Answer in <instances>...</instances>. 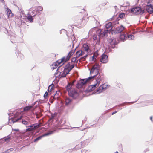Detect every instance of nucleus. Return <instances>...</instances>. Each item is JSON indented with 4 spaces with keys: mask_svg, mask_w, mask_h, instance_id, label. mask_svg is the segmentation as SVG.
<instances>
[{
    "mask_svg": "<svg viewBox=\"0 0 153 153\" xmlns=\"http://www.w3.org/2000/svg\"><path fill=\"white\" fill-rule=\"evenodd\" d=\"M94 90L93 87L91 85L89 86L87 89V91L89 92L91 91Z\"/></svg>",
    "mask_w": 153,
    "mask_h": 153,
    "instance_id": "obj_32",
    "label": "nucleus"
},
{
    "mask_svg": "<svg viewBox=\"0 0 153 153\" xmlns=\"http://www.w3.org/2000/svg\"><path fill=\"white\" fill-rule=\"evenodd\" d=\"M125 29V27L123 25H121L120 26L117 27L116 28V32L117 33H120L123 31V30Z\"/></svg>",
    "mask_w": 153,
    "mask_h": 153,
    "instance_id": "obj_9",
    "label": "nucleus"
},
{
    "mask_svg": "<svg viewBox=\"0 0 153 153\" xmlns=\"http://www.w3.org/2000/svg\"><path fill=\"white\" fill-rule=\"evenodd\" d=\"M108 30H102L101 37H103L104 36H107V34L108 32Z\"/></svg>",
    "mask_w": 153,
    "mask_h": 153,
    "instance_id": "obj_15",
    "label": "nucleus"
},
{
    "mask_svg": "<svg viewBox=\"0 0 153 153\" xmlns=\"http://www.w3.org/2000/svg\"><path fill=\"white\" fill-rule=\"evenodd\" d=\"M14 130H15V131H18V129H14Z\"/></svg>",
    "mask_w": 153,
    "mask_h": 153,
    "instance_id": "obj_53",
    "label": "nucleus"
},
{
    "mask_svg": "<svg viewBox=\"0 0 153 153\" xmlns=\"http://www.w3.org/2000/svg\"><path fill=\"white\" fill-rule=\"evenodd\" d=\"M100 67L98 65L95 64L94 65L90 71V74H93L94 76V78L96 77L99 74Z\"/></svg>",
    "mask_w": 153,
    "mask_h": 153,
    "instance_id": "obj_1",
    "label": "nucleus"
},
{
    "mask_svg": "<svg viewBox=\"0 0 153 153\" xmlns=\"http://www.w3.org/2000/svg\"><path fill=\"white\" fill-rule=\"evenodd\" d=\"M41 123H37L33 125H32L33 127V128L34 129H35L37 128L40 126L41 125Z\"/></svg>",
    "mask_w": 153,
    "mask_h": 153,
    "instance_id": "obj_20",
    "label": "nucleus"
},
{
    "mask_svg": "<svg viewBox=\"0 0 153 153\" xmlns=\"http://www.w3.org/2000/svg\"><path fill=\"white\" fill-rule=\"evenodd\" d=\"M55 131V130L52 131H49L48 132L45 133L42 135L40 136L37 138H36V139H35L34 140V142H36L39 140L41 138H42V137H44L47 136L53 133L54 131Z\"/></svg>",
    "mask_w": 153,
    "mask_h": 153,
    "instance_id": "obj_4",
    "label": "nucleus"
},
{
    "mask_svg": "<svg viewBox=\"0 0 153 153\" xmlns=\"http://www.w3.org/2000/svg\"><path fill=\"white\" fill-rule=\"evenodd\" d=\"M87 56V55H86L85 56H84L83 57L81 58L80 59V62L82 61H84L85 60L86 57Z\"/></svg>",
    "mask_w": 153,
    "mask_h": 153,
    "instance_id": "obj_37",
    "label": "nucleus"
},
{
    "mask_svg": "<svg viewBox=\"0 0 153 153\" xmlns=\"http://www.w3.org/2000/svg\"><path fill=\"white\" fill-rule=\"evenodd\" d=\"M10 139V137L9 136H8L7 137L5 138L4 140L7 143L9 141Z\"/></svg>",
    "mask_w": 153,
    "mask_h": 153,
    "instance_id": "obj_36",
    "label": "nucleus"
},
{
    "mask_svg": "<svg viewBox=\"0 0 153 153\" xmlns=\"http://www.w3.org/2000/svg\"><path fill=\"white\" fill-rule=\"evenodd\" d=\"M94 76H91L89 77L88 78L82 79L80 82L78 83L77 86L79 88L81 87L87 82H88L91 79L94 78Z\"/></svg>",
    "mask_w": 153,
    "mask_h": 153,
    "instance_id": "obj_2",
    "label": "nucleus"
},
{
    "mask_svg": "<svg viewBox=\"0 0 153 153\" xmlns=\"http://www.w3.org/2000/svg\"><path fill=\"white\" fill-rule=\"evenodd\" d=\"M36 15V14H35V15H33V16H35V15Z\"/></svg>",
    "mask_w": 153,
    "mask_h": 153,
    "instance_id": "obj_57",
    "label": "nucleus"
},
{
    "mask_svg": "<svg viewBox=\"0 0 153 153\" xmlns=\"http://www.w3.org/2000/svg\"><path fill=\"white\" fill-rule=\"evenodd\" d=\"M117 112V111H115V112H113L112 113V115H113V114H115Z\"/></svg>",
    "mask_w": 153,
    "mask_h": 153,
    "instance_id": "obj_49",
    "label": "nucleus"
},
{
    "mask_svg": "<svg viewBox=\"0 0 153 153\" xmlns=\"http://www.w3.org/2000/svg\"><path fill=\"white\" fill-rule=\"evenodd\" d=\"M22 123L23 124L25 125H27L29 123L28 122L25 121L24 120H22Z\"/></svg>",
    "mask_w": 153,
    "mask_h": 153,
    "instance_id": "obj_35",
    "label": "nucleus"
},
{
    "mask_svg": "<svg viewBox=\"0 0 153 153\" xmlns=\"http://www.w3.org/2000/svg\"><path fill=\"white\" fill-rule=\"evenodd\" d=\"M149 2L150 3V5L153 6V0H150Z\"/></svg>",
    "mask_w": 153,
    "mask_h": 153,
    "instance_id": "obj_40",
    "label": "nucleus"
},
{
    "mask_svg": "<svg viewBox=\"0 0 153 153\" xmlns=\"http://www.w3.org/2000/svg\"><path fill=\"white\" fill-rule=\"evenodd\" d=\"M0 1H1V2H3L4 1V0H0Z\"/></svg>",
    "mask_w": 153,
    "mask_h": 153,
    "instance_id": "obj_52",
    "label": "nucleus"
},
{
    "mask_svg": "<svg viewBox=\"0 0 153 153\" xmlns=\"http://www.w3.org/2000/svg\"><path fill=\"white\" fill-rule=\"evenodd\" d=\"M102 30L99 29L97 30V35L100 36V37H101L102 34Z\"/></svg>",
    "mask_w": 153,
    "mask_h": 153,
    "instance_id": "obj_24",
    "label": "nucleus"
},
{
    "mask_svg": "<svg viewBox=\"0 0 153 153\" xmlns=\"http://www.w3.org/2000/svg\"><path fill=\"white\" fill-rule=\"evenodd\" d=\"M66 68H65L67 70V72L69 73V72L74 67V65H70V64H68L66 66Z\"/></svg>",
    "mask_w": 153,
    "mask_h": 153,
    "instance_id": "obj_11",
    "label": "nucleus"
},
{
    "mask_svg": "<svg viewBox=\"0 0 153 153\" xmlns=\"http://www.w3.org/2000/svg\"><path fill=\"white\" fill-rule=\"evenodd\" d=\"M111 23L109 22L105 25V27L107 29H110L111 27Z\"/></svg>",
    "mask_w": 153,
    "mask_h": 153,
    "instance_id": "obj_26",
    "label": "nucleus"
},
{
    "mask_svg": "<svg viewBox=\"0 0 153 153\" xmlns=\"http://www.w3.org/2000/svg\"><path fill=\"white\" fill-rule=\"evenodd\" d=\"M57 91L56 92V94H55V95H56V94H57Z\"/></svg>",
    "mask_w": 153,
    "mask_h": 153,
    "instance_id": "obj_56",
    "label": "nucleus"
},
{
    "mask_svg": "<svg viewBox=\"0 0 153 153\" xmlns=\"http://www.w3.org/2000/svg\"><path fill=\"white\" fill-rule=\"evenodd\" d=\"M32 108V106H27L24 108V111H28Z\"/></svg>",
    "mask_w": 153,
    "mask_h": 153,
    "instance_id": "obj_33",
    "label": "nucleus"
},
{
    "mask_svg": "<svg viewBox=\"0 0 153 153\" xmlns=\"http://www.w3.org/2000/svg\"><path fill=\"white\" fill-rule=\"evenodd\" d=\"M93 39H96L97 38V35H94L93 36Z\"/></svg>",
    "mask_w": 153,
    "mask_h": 153,
    "instance_id": "obj_46",
    "label": "nucleus"
},
{
    "mask_svg": "<svg viewBox=\"0 0 153 153\" xmlns=\"http://www.w3.org/2000/svg\"><path fill=\"white\" fill-rule=\"evenodd\" d=\"M71 101V100L69 98H67L65 99V102L66 105L69 104Z\"/></svg>",
    "mask_w": 153,
    "mask_h": 153,
    "instance_id": "obj_23",
    "label": "nucleus"
},
{
    "mask_svg": "<svg viewBox=\"0 0 153 153\" xmlns=\"http://www.w3.org/2000/svg\"><path fill=\"white\" fill-rule=\"evenodd\" d=\"M125 14L124 13H121L119 14V17L121 18H123L125 16Z\"/></svg>",
    "mask_w": 153,
    "mask_h": 153,
    "instance_id": "obj_38",
    "label": "nucleus"
},
{
    "mask_svg": "<svg viewBox=\"0 0 153 153\" xmlns=\"http://www.w3.org/2000/svg\"><path fill=\"white\" fill-rule=\"evenodd\" d=\"M94 54H95V56H94L95 57H97L98 56V54L97 53H95Z\"/></svg>",
    "mask_w": 153,
    "mask_h": 153,
    "instance_id": "obj_50",
    "label": "nucleus"
},
{
    "mask_svg": "<svg viewBox=\"0 0 153 153\" xmlns=\"http://www.w3.org/2000/svg\"><path fill=\"white\" fill-rule=\"evenodd\" d=\"M6 11L7 12V16L9 17L12 16V15H11L12 14H11V10L8 7L6 9Z\"/></svg>",
    "mask_w": 153,
    "mask_h": 153,
    "instance_id": "obj_21",
    "label": "nucleus"
},
{
    "mask_svg": "<svg viewBox=\"0 0 153 153\" xmlns=\"http://www.w3.org/2000/svg\"><path fill=\"white\" fill-rule=\"evenodd\" d=\"M48 95V93L47 92H46L45 94L44 95V97L45 98H46Z\"/></svg>",
    "mask_w": 153,
    "mask_h": 153,
    "instance_id": "obj_42",
    "label": "nucleus"
},
{
    "mask_svg": "<svg viewBox=\"0 0 153 153\" xmlns=\"http://www.w3.org/2000/svg\"><path fill=\"white\" fill-rule=\"evenodd\" d=\"M150 119L151 121H152V117H150Z\"/></svg>",
    "mask_w": 153,
    "mask_h": 153,
    "instance_id": "obj_51",
    "label": "nucleus"
},
{
    "mask_svg": "<svg viewBox=\"0 0 153 153\" xmlns=\"http://www.w3.org/2000/svg\"><path fill=\"white\" fill-rule=\"evenodd\" d=\"M131 12L137 15L142 14L144 13V10H142L140 7H135L132 8L131 10Z\"/></svg>",
    "mask_w": 153,
    "mask_h": 153,
    "instance_id": "obj_3",
    "label": "nucleus"
},
{
    "mask_svg": "<svg viewBox=\"0 0 153 153\" xmlns=\"http://www.w3.org/2000/svg\"><path fill=\"white\" fill-rule=\"evenodd\" d=\"M153 6L151 5H147L146 7V8L147 11L149 13H153Z\"/></svg>",
    "mask_w": 153,
    "mask_h": 153,
    "instance_id": "obj_12",
    "label": "nucleus"
},
{
    "mask_svg": "<svg viewBox=\"0 0 153 153\" xmlns=\"http://www.w3.org/2000/svg\"><path fill=\"white\" fill-rule=\"evenodd\" d=\"M76 57H74V58H73L72 59V61L73 62H74L76 61Z\"/></svg>",
    "mask_w": 153,
    "mask_h": 153,
    "instance_id": "obj_43",
    "label": "nucleus"
},
{
    "mask_svg": "<svg viewBox=\"0 0 153 153\" xmlns=\"http://www.w3.org/2000/svg\"><path fill=\"white\" fill-rule=\"evenodd\" d=\"M28 20L30 22H32L33 21V19L32 16L28 14L26 16Z\"/></svg>",
    "mask_w": 153,
    "mask_h": 153,
    "instance_id": "obj_19",
    "label": "nucleus"
},
{
    "mask_svg": "<svg viewBox=\"0 0 153 153\" xmlns=\"http://www.w3.org/2000/svg\"><path fill=\"white\" fill-rule=\"evenodd\" d=\"M74 53V51H71L68 53L67 56H69V59H70V57Z\"/></svg>",
    "mask_w": 153,
    "mask_h": 153,
    "instance_id": "obj_34",
    "label": "nucleus"
},
{
    "mask_svg": "<svg viewBox=\"0 0 153 153\" xmlns=\"http://www.w3.org/2000/svg\"><path fill=\"white\" fill-rule=\"evenodd\" d=\"M95 54H94L93 56L92 57V60H94L95 59Z\"/></svg>",
    "mask_w": 153,
    "mask_h": 153,
    "instance_id": "obj_47",
    "label": "nucleus"
},
{
    "mask_svg": "<svg viewBox=\"0 0 153 153\" xmlns=\"http://www.w3.org/2000/svg\"><path fill=\"white\" fill-rule=\"evenodd\" d=\"M107 86V85H106L105 84H104L103 86H100L97 90V92L98 93L101 92L103 90L105 89Z\"/></svg>",
    "mask_w": 153,
    "mask_h": 153,
    "instance_id": "obj_10",
    "label": "nucleus"
},
{
    "mask_svg": "<svg viewBox=\"0 0 153 153\" xmlns=\"http://www.w3.org/2000/svg\"><path fill=\"white\" fill-rule=\"evenodd\" d=\"M128 37L130 40H133L134 38V36L132 34L128 35Z\"/></svg>",
    "mask_w": 153,
    "mask_h": 153,
    "instance_id": "obj_27",
    "label": "nucleus"
},
{
    "mask_svg": "<svg viewBox=\"0 0 153 153\" xmlns=\"http://www.w3.org/2000/svg\"><path fill=\"white\" fill-rule=\"evenodd\" d=\"M115 153H118V152L117 151Z\"/></svg>",
    "mask_w": 153,
    "mask_h": 153,
    "instance_id": "obj_55",
    "label": "nucleus"
},
{
    "mask_svg": "<svg viewBox=\"0 0 153 153\" xmlns=\"http://www.w3.org/2000/svg\"><path fill=\"white\" fill-rule=\"evenodd\" d=\"M108 41L110 45L113 48L114 47L115 45L117 44L116 39L114 38H111L108 39Z\"/></svg>",
    "mask_w": 153,
    "mask_h": 153,
    "instance_id": "obj_5",
    "label": "nucleus"
},
{
    "mask_svg": "<svg viewBox=\"0 0 153 153\" xmlns=\"http://www.w3.org/2000/svg\"><path fill=\"white\" fill-rule=\"evenodd\" d=\"M13 150V148H11L5 151L3 153H9L10 152L12 151Z\"/></svg>",
    "mask_w": 153,
    "mask_h": 153,
    "instance_id": "obj_30",
    "label": "nucleus"
},
{
    "mask_svg": "<svg viewBox=\"0 0 153 153\" xmlns=\"http://www.w3.org/2000/svg\"><path fill=\"white\" fill-rule=\"evenodd\" d=\"M58 61H57L56 62H54V63H53V64L51 65V69L52 70H53L54 69H56L57 68V67H58L57 65H59V67L58 68H59V67L60 65H59V64H58Z\"/></svg>",
    "mask_w": 153,
    "mask_h": 153,
    "instance_id": "obj_14",
    "label": "nucleus"
},
{
    "mask_svg": "<svg viewBox=\"0 0 153 153\" xmlns=\"http://www.w3.org/2000/svg\"><path fill=\"white\" fill-rule=\"evenodd\" d=\"M41 116L40 115H36V118H39Z\"/></svg>",
    "mask_w": 153,
    "mask_h": 153,
    "instance_id": "obj_48",
    "label": "nucleus"
},
{
    "mask_svg": "<svg viewBox=\"0 0 153 153\" xmlns=\"http://www.w3.org/2000/svg\"><path fill=\"white\" fill-rule=\"evenodd\" d=\"M108 57L107 55L103 54L101 56V58L100 59V61L104 63H107L108 61Z\"/></svg>",
    "mask_w": 153,
    "mask_h": 153,
    "instance_id": "obj_8",
    "label": "nucleus"
},
{
    "mask_svg": "<svg viewBox=\"0 0 153 153\" xmlns=\"http://www.w3.org/2000/svg\"><path fill=\"white\" fill-rule=\"evenodd\" d=\"M75 81L76 80H74L73 81L71 82V83H69L71 85H72L74 84V83Z\"/></svg>",
    "mask_w": 153,
    "mask_h": 153,
    "instance_id": "obj_45",
    "label": "nucleus"
},
{
    "mask_svg": "<svg viewBox=\"0 0 153 153\" xmlns=\"http://www.w3.org/2000/svg\"><path fill=\"white\" fill-rule=\"evenodd\" d=\"M37 9H38V10L39 11H41L42 10L43 8H42V7L41 6H39L38 7Z\"/></svg>",
    "mask_w": 153,
    "mask_h": 153,
    "instance_id": "obj_39",
    "label": "nucleus"
},
{
    "mask_svg": "<svg viewBox=\"0 0 153 153\" xmlns=\"http://www.w3.org/2000/svg\"><path fill=\"white\" fill-rule=\"evenodd\" d=\"M126 36L124 34H121L120 36V39L123 41H124L125 40Z\"/></svg>",
    "mask_w": 153,
    "mask_h": 153,
    "instance_id": "obj_25",
    "label": "nucleus"
},
{
    "mask_svg": "<svg viewBox=\"0 0 153 153\" xmlns=\"http://www.w3.org/2000/svg\"><path fill=\"white\" fill-rule=\"evenodd\" d=\"M96 77L97 79H96V82H97V83L100 84V81L101 80V76L100 74H98L95 77Z\"/></svg>",
    "mask_w": 153,
    "mask_h": 153,
    "instance_id": "obj_16",
    "label": "nucleus"
},
{
    "mask_svg": "<svg viewBox=\"0 0 153 153\" xmlns=\"http://www.w3.org/2000/svg\"><path fill=\"white\" fill-rule=\"evenodd\" d=\"M71 85L69 83H68L67 86V90L68 91V93H69L70 91H71L70 90L71 87Z\"/></svg>",
    "mask_w": 153,
    "mask_h": 153,
    "instance_id": "obj_28",
    "label": "nucleus"
},
{
    "mask_svg": "<svg viewBox=\"0 0 153 153\" xmlns=\"http://www.w3.org/2000/svg\"><path fill=\"white\" fill-rule=\"evenodd\" d=\"M82 55H83V52L82 51H79L76 53V57L78 58Z\"/></svg>",
    "mask_w": 153,
    "mask_h": 153,
    "instance_id": "obj_17",
    "label": "nucleus"
},
{
    "mask_svg": "<svg viewBox=\"0 0 153 153\" xmlns=\"http://www.w3.org/2000/svg\"><path fill=\"white\" fill-rule=\"evenodd\" d=\"M51 87V85H50L49 87H48V91H50L51 90V89L52 88V87H51V88L50 89V88Z\"/></svg>",
    "mask_w": 153,
    "mask_h": 153,
    "instance_id": "obj_44",
    "label": "nucleus"
},
{
    "mask_svg": "<svg viewBox=\"0 0 153 153\" xmlns=\"http://www.w3.org/2000/svg\"><path fill=\"white\" fill-rule=\"evenodd\" d=\"M55 116V114H52L51 115V117L50 118V119H53Z\"/></svg>",
    "mask_w": 153,
    "mask_h": 153,
    "instance_id": "obj_41",
    "label": "nucleus"
},
{
    "mask_svg": "<svg viewBox=\"0 0 153 153\" xmlns=\"http://www.w3.org/2000/svg\"><path fill=\"white\" fill-rule=\"evenodd\" d=\"M67 71V70L65 68L63 73H62L61 74V73L60 72H56L55 73V75H60V77H65L66 76V75L69 73H68Z\"/></svg>",
    "mask_w": 153,
    "mask_h": 153,
    "instance_id": "obj_7",
    "label": "nucleus"
},
{
    "mask_svg": "<svg viewBox=\"0 0 153 153\" xmlns=\"http://www.w3.org/2000/svg\"><path fill=\"white\" fill-rule=\"evenodd\" d=\"M69 95L74 97L78 95L77 92L75 90L73 91H70L69 93Z\"/></svg>",
    "mask_w": 153,
    "mask_h": 153,
    "instance_id": "obj_13",
    "label": "nucleus"
},
{
    "mask_svg": "<svg viewBox=\"0 0 153 153\" xmlns=\"http://www.w3.org/2000/svg\"><path fill=\"white\" fill-rule=\"evenodd\" d=\"M26 127H29L28 128L26 129V131L27 132L29 131H31L34 129L32 125H31L30 126H27Z\"/></svg>",
    "mask_w": 153,
    "mask_h": 153,
    "instance_id": "obj_22",
    "label": "nucleus"
},
{
    "mask_svg": "<svg viewBox=\"0 0 153 153\" xmlns=\"http://www.w3.org/2000/svg\"><path fill=\"white\" fill-rule=\"evenodd\" d=\"M22 116H21L19 118H17L16 119H11V120H9V123H10L11 122H12L13 123H14L15 122H18L19 120H20Z\"/></svg>",
    "mask_w": 153,
    "mask_h": 153,
    "instance_id": "obj_18",
    "label": "nucleus"
},
{
    "mask_svg": "<svg viewBox=\"0 0 153 153\" xmlns=\"http://www.w3.org/2000/svg\"><path fill=\"white\" fill-rule=\"evenodd\" d=\"M69 59V56H67L66 57H64L61 59L60 60L58 61V64L59 65H61V64H63L64 63L68 60Z\"/></svg>",
    "mask_w": 153,
    "mask_h": 153,
    "instance_id": "obj_6",
    "label": "nucleus"
},
{
    "mask_svg": "<svg viewBox=\"0 0 153 153\" xmlns=\"http://www.w3.org/2000/svg\"><path fill=\"white\" fill-rule=\"evenodd\" d=\"M83 48L86 51H87L89 49V47L88 45L86 44H84L83 45Z\"/></svg>",
    "mask_w": 153,
    "mask_h": 153,
    "instance_id": "obj_31",
    "label": "nucleus"
},
{
    "mask_svg": "<svg viewBox=\"0 0 153 153\" xmlns=\"http://www.w3.org/2000/svg\"><path fill=\"white\" fill-rule=\"evenodd\" d=\"M128 103H133V102H128Z\"/></svg>",
    "mask_w": 153,
    "mask_h": 153,
    "instance_id": "obj_54",
    "label": "nucleus"
},
{
    "mask_svg": "<svg viewBox=\"0 0 153 153\" xmlns=\"http://www.w3.org/2000/svg\"><path fill=\"white\" fill-rule=\"evenodd\" d=\"M99 85H100L99 83H97V82H96V83L94 84V85H91V86H92V87H93V88L94 90V89H95V88L99 86Z\"/></svg>",
    "mask_w": 153,
    "mask_h": 153,
    "instance_id": "obj_29",
    "label": "nucleus"
}]
</instances>
